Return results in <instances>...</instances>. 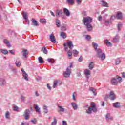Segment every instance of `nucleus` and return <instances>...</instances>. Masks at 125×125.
<instances>
[{
	"mask_svg": "<svg viewBox=\"0 0 125 125\" xmlns=\"http://www.w3.org/2000/svg\"><path fill=\"white\" fill-rule=\"evenodd\" d=\"M83 23L88 32L92 30V25L91 24L92 23V18L91 17H85L83 19Z\"/></svg>",
	"mask_w": 125,
	"mask_h": 125,
	"instance_id": "nucleus-1",
	"label": "nucleus"
},
{
	"mask_svg": "<svg viewBox=\"0 0 125 125\" xmlns=\"http://www.w3.org/2000/svg\"><path fill=\"white\" fill-rule=\"evenodd\" d=\"M92 111L93 113H96L97 112V108H96V105L93 102L91 103L90 106L86 110V113L88 115H90L92 114Z\"/></svg>",
	"mask_w": 125,
	"mask_h": 125,
	"instance_id": "nucleus-2",
	"label": "nucleus"
},
{
	"mask_svg": "<svg viewBox=\"0 0 125 125\" xmlns=\"http://www.w3.org/2000/svg\"><path fill=\"white\" fill-rule=\"evenodd\" d=\"M96 51L97 57H98V58H101V60H104V59L106 58L105 53L102 52V50H101V49H98Z\"/></svg>",
	"mask_w": 125,
	"mask_h": 125,
	"instance_id": "nucleus-3",
	"label": "nucleus"
},
{
	"mask_svg": "<svg viewBox=\"0 0 125 125\" xmlns=\"http://www.w3.org/2000/svg\"><path fill=\"white\" fill-rule=\"evenodd\" d=\"M122 82V77L116 76V78H113L111 80V83L113 85H117L119 83H121Z\"/></svg>",
	"mask_w": 125,
	"mask_h": 125,
	"instance_id": "nucleus-4",
	"label": "nucleus"
},
{
	"mask_svg": "<svg viewBox=\"0 0 125 125\" xmlns=\"http://www.w3.org/2000/svg\"><path fill=\"white\" fill-rule=\"evenodd\" d=\"M73 67V64L70 63V66L66 68V71L63 73L64 78H69L71 76V68Z\"/></svg>",
	"mask_w": 125,
	"mask_h": 125,
	"instance_id": "nucleus-5",
	"label": "nucleus"
},
{
	"mask_svg": "<svg viewBox=\"0 0 125 125\" xmlns=\"http://www.w3.org/2000/svg\"><path fill=\"white\" fill-rule=\"evenodd\" d=\"M22 56L24 57V59H27L28 58V54H29V52L28 51V50L24 49L21 51Z\"/></svg>",
	"mask_w": 125,
	"mask_h": 125,
	"instance_id": "nucleus-6",
	"label": "nucleus"
},
{
	"mask_svg": "<svg viewBox=\"0 0 125 125\" xmlns=\"http://www.w3.org/2000/svg\"><path fill=\"white\" fill-rule=\"evenodd\" d=\"M66 45L70 49H73L74 48V45L73 42L70 40H67Z\"/></svg>",
	"mask_w": 125,
	"mask_h": 125,
	"instance_id": "nucleus-7",
	"label": "nucleus"
},
{
	"mask_svg": "<svg viewBox=\"0 0 125 125\" xmlns=\"http://www.w3.org/2000/svg\"><path fill=\"white\" fill-rule=\"evenodd\" d=\"M116 17L117 19H119L120 20H122V19H123V13L120 11L117 12Z\"/></svg>",
	"mask_w": 125,
	"mask_h": 125,
	"instance_id": "nucleus-8",
	"label": "nucleus"
},
{
	"mask_svg": "<svg viewBox=\"0 0 125 125\" xmlns=\"http://www.w3.org/2000/svg\"><path fill=\"white\" fill-rule=\"evenodd\" d=\"M29 115H30V110L26 109L24 111V117L25 120H29Z\"/></svg>",
	"mask_w": 125,
	"mask_h": 125,
	"instance_id": "nucleus-9",
	"label": "nucleus"
},
{
	"mask_svg": "<svg viewBox=\"0 0 125 125\" xmlns=\"http://www.w3.org/2000/svg\"><path fill=\"white\" fill-rule=\"evenodd\" d=\"M109 97L110 100H114V99H116V95H115L114 92L111 91L109 94Z\"/></svg>",
	"mask_w": 125,
	"mask_h": 125,
	"instance_id": "nucleus-10",
	"label": "nucleus"
},
{
	"mask_svg": "<svg viewBox=\"0 0 125 125\" xmlns=\"http://www.w3.org/2000/svg\"><path fill=\"white\" fill-rule=\"evenodd\" d=\"M113 106L114 108H116V109H120V108H121V103L119 102H115L113 104Z\"/></svg>",
	"mask_w": 125,
	"mask_h": 125,
	"instance_id": "nucleus-11",
	"label": "nucleus"
},
{
	"mask_svg": "<svg viewBox=\"0 0 125 125\" xmlns=\"http://www.w3.org/2000/svg\"><path fill=\"white\" fill-rule=\"evenodd\" d=\"M50 40L53 43H56V40H55V37H54V35H53V34H51L50 35Z\"/></svg>",
	"mask_w": 125,
	"mask_h": 125,
	"instance_id": "nucleus-12",
	"label": "nucleus"
},
{
	"mask_svg": "<svg viewBox=\"0 0 125 125\" xmlns=\"http://www.w3.org/2000/svg\"><path fill=\"white\" fill-rule=\"evenodd\" d=\"M64 46V50H65V51H67V54H72V52H73L72 51V50L70 49V50H68L69 49V48L67 46V43H64V44H63Z\"/></svg>",
	"mask_w": 125,
	"mask_h": 125,
	"instance_id": "nucleus-13",
	"label": "nucleus"
},
{
	"mask_svg": "<svg viewBox=\"0 0 125 125\" xmlns=\"http://www.w3.org/2000/svg\"><path fill=\"white\" fill-rule=\"evenodd\" d=\"M63 14V11L62 10L57 9L56 11V15L57 17H60V15Z\"/></svg>",
	"mask_w": 125,
	"mask_h": 125,
	"instance_id": "nucleus-14",
	"label": "nucleus"
},
{
	"mask_svg": "<svg viewBox=\"0 0 125 125\" xmlns=\"http://www.w3.org/2000/svg\"><path fill=\"white\" fill-rule=\"evenodd\" d=\"M58 112L59 114H61V112H64L65 108H63L62 106H60L59 104L58 105Z\"/></svg>",
	"mask_w": 125,
	"mask_h": 125,
	"instance_id": "nucleus-15",
	"label": "nucleus"
},
{
	"mask_svg": "<svg viewBox=\"0 0 125 125\" xmlns=\"http://www.w3.org/2000/svg\"><path fill=\"white\" fill-rule=\"evenodd\" d=\"M120 39V37L118 35H117L116 36L113 38L112 42H119V40Z\"/></svg>",
	"mask_w": 125,
	"mask_h": 125,
	"instance_id": "nucleus-16",
	"label": "nucleus"
},
{
	"mask_svg": "<svg viewBox=\"0 0 125 125\" xmlns=\"http://www.w3.org/2000/svg\"><path fill=\"white\" fill-rule=\"evenodd\" d=\"M106 121H113V118L111 116L110 113H107L105 116Z\"/></svg>",
	"mask_w": 125,
	"mask_h": 125,
	"instance_id": "nucleus-17",
	"label": "nucleus"
},
{
	"mask_svg": "<svg viewBox=\"0 0 125 125\" xmlns=\"http://www.w3.org/2000/svg\"><path fill=\"white\" fill-rule=\"evenodd\" d=\"M100 2H102V6H104V7H109V5L108 4V3L106 2V1L103 0H101Z\"/></svg>",
	"mask_w": 125,
	"mask_h": 125,
	"instance_id": "nucleus-18",
	"label": "nucleus"
},
{
	"mask_svg": "<svg viewBox=\"0 0 125 125\" xmlns=\"http://www.w3.org/2000/svg\"><path fill=\"white\" fill-rule=\"evenodd\" d=\"M34 109L37 113L41 114V108L39 107V106L37 104H34Z\"/></svg>",
	"mask_w": 125,
	"mask_h": 125,
	"instance_id": "nucleus-19",
	"label": "nucleus"
},
{
	"mask_svg": "<svg viewBox=\"0 0 125 125\" xmlns=\"http://www.w3.org/2000/svg\"><path fill=\"white\" fill-rule=\"evenodd\" d=\"M63 12L65 13V14L66 15V16H70L71 13H70V11L68 10V9L66 8H63Z\"/></svg>",
	"mask_w": 125,
	"mask_h": 125,
	"instance_id": "nucleus-20",
	"label": "nucleus"
},
{
	"mask_svg": "<svg viewBox=\"0 0 125 125\" xmlns=\"http://www.w3.org/2000/svg\"><path fill=\"white\" fill-rule=\"evenodd\" d=\"M4 43L7 44L8 47H11V45L7 39H4Z\"/></svg>",
	"mask_w": 125,
	"mask_h": 125,
	"instance_id": "nucleus-21",
	"label": "nucleus"
},
{
	"mask_svg": "<svg viewBox=\"0 0 125 125\" xmlns=\"http://www.w3.org/2000/svg\"><path fill=\"white\" fill-rule=\"evenodd\" d=\"M88 68L89 70H91L93 69V68H94V63L91 62L89 64Z\"/></svg>",
	"mask_w": 125,
	"mask_h": 125,
	"instance_id": "nucleus-22",
	"label": "nucleus"
},
{
	"mask_svg": "<svg viewBox=\"0 0 125 125\" xmlns=\"http://www.w3.org/2000/svg\"><path fill=\"white\" fill-rule=\"evenodd\" d=\"M22 75L24 78V80L26 81H29V79L28 78V74L26 73V71H23L22 72Z\"/></svg>",
	"mask_w": 125,
	"mask_h": 125,
	"instance_id": "nucleus-23",
	"label": "nucleus"
},
{
	"mask_svg": "<svg viewBox=\"0 0 125 125\" xmlns=\"http://www.w3.org/2000/svg\"><path fill=\"white\" fill-rule=\"evenodd\" d=\"M6 84V82L3 79H0V85H5Z\"/></svg>",
	"mask_w": 125,
	"mask_h": 125,
	"instance_id": "nucleus-24",
	"label": "nucleus"
},
{
	"mask_svg": "<svg viewBox=\"0 0 125 125\" xmlns=\"http://www.w3.org/2000/svg\"><path fill=\"white\" fill-rule=\"evenodd\" d=\"M85 75L86 76V78L88 79L89 78V75H90V71L88 69H86L85 70Z\"/></svg>",
	"mask_w": 125,
	"mask_h": 125,
	"instance_id": "nucleus-25",
	"label": "nucleus"
},
{
	"mask_svg": "<svg viewBox=\"0 0 125 125\" xmlns=\"http://www.w3.org/2000/svg\"><path fill=\"white\" fill-rule=\"evenodd\" d=\"M31 21L34 26H39V24H38V22H37V21H36V20H35L34 18L32 19Z\"/></svg>",
	"mask_w": 125,
	"mask_h": 125,
	"instance_id": "nucleus-26",
	"label": "nucleus"
},
{
	"mask_svg": "<svg viewBox=\"0 0 125 125\" xmlns=\"http://www.w3.org/2000/svg\"><path fill=\"white\" fill-rule=\"evenodd\" d=\"M71 106H72L74 110H78V105L75 103H71Z\"/></svg>",
	"mask_w": 125,
	"mask_h": 125,
	"instance_id": "nucleus-27",
	"label": "nucleus"
},
{
	"mask_svg": "<svg viewBox=\"0 0 125 125\" xmlns=\"http://www.w3.org/2000/svg\"><path fill=\"white\" fill-rule=\"evenodd\" d=\"M56 25L58 28H60L61 22L58 19H56Z\"/></svg>",
	"mask_w": 125,
	"mask_h": 125,
	"instance_id": "nucleus-28",
	"label": "nucleus"
},
{
	"mask_svg": "<svg viewBox=\"0 0 125 125\" xmlns=\"http://www.w3.org/2000/svg\"><path fill=\"white\" fill-rule=\"evenodd\" d=\"M47 61H48V62H49V63H50V64H54L55 62L54 59L52 58H48Z\"/></svg>",
	"mask_w": 125,
	"mask_h": 125,
	"instance_id": "nucleus-29",
	"label": "nucleus"
},
{
	"mask_svg": "<svg viewBox=\"0 0 125 125\" xmlns=\"http://www.w3.org/2000/svg\"><path fill=\"white\" fill-rule=\"evenodd\" d=\"M122 28H123V24H122L121 22L118 23V24L117 25V29L118 31H121Z\"/></svg>",
	"mask_w": 125,
	"mask_h": 125,
	"instance_id": "nucleus-30",
	"label": "nucleus"
},
{
	"mask_svg": "<svg viewBox=\"0 0 125 125\" xmlns=\"http://www.w3.org/2000/svg\"><path fill=\"white\" fill-rule=\"evenodd\" d=\"M0 50L2 54H4L5 55L6 54H8V51H7V50L6 49L3 50L2 49H0Z\"/></svg>",
	"mask_w": 125,
	"mask_h": 125,
	"instance_id": "nucleus-31",
	"label": "nucleus"
},
{
	"mask_svg": "<svg viewBox=\"0 0 125 125\" xmlns=\"http://www.w3.org/2000/svg\"><path fill=\"white\" fill-rule=\"evenodd\" d=\"M104 43L107 46H112V43L109 42L108 40H106L104 41Z\"/></svg>",
	"mask_w": 125,
	"mask_h": 125,
	"instance_id": "nucleus-32",
	"label": "nucleus"
},
{
	"mask_svg": "<svg viewBox=\"0 0 125 125\" xmlns=\"http://www.w3.org/2000/svg\"><path fill=\"white\" fill-rule=\"evenodd\" d=\"M57 84H58V81L55 80L53 83V88H56L57 87Z\"/></svg>",
	"mask_w": 125,
	"mask_h": 125,
	"instance_id": "nucleus-33",
	"label": "nucleus"
},
{
	"mask_svg": "<svg viewBox=\"0 0 125 125\" xmlns=\"http://www.w3.org/2000/svg\"><path fill=\"white\" fill-rule=\"evenodd\" d=\"M10 116V113L9 112V111H7L5 115V118L6 119H7V120H9Z\"/></svg>",
	"mask_w": 125,
	"mask_h": 125,
	"instance_id": "nucleus-34",
	"label": "nucleus"
},
{
	"mask_svg": "<svg viewBox=\"0 0 125 125\" xmlns=\"http://www.w3.org/2000/svg\"><path fill=\"white\" fill-rule=\"evenodd\" d=\"M60 36L62 38V39H66L67 37L66 36V33L64 32H61Z\"/></svg>",
	"mask_w": 125,
	"mask_h": 125,
	"instance_id": "nucleus-35",
	"label": "nucleus"
},
{
	"mask_svg": "<svg viewBox=\"0 0 125 125\" xmlns=\"http://www.w3.org/2000/svg\"><path fill=\"white\" fill-rule=\"evenodd\" d=\"M22 15L23 16V18L24 19H25V20H28V17H27L28 16V13H25V12H23Z\"/></svg>",
	"mask_w": 125,
	"mask_h": 125,
	"instance_id": "nucleus-36",
	"label": "nucleus"
},
{
	"mask_svg": "<svg viewBox=\"0 0 125 125\" xmlns=\"http://www.w3.org/2000/svg\"><path fill=\"white\" fill-rule=\"evenodd\" d=\"M73 54L74 56H75V57H77V56H78V55L79 54V51H78L77 50L75 49L73 50Z\"/></svg>",
	"mask_w": 125,
	"mask_h": 125,
	"instance_id": "nucleus-37",
	"label": "nucleus"
},
{
	"mask_svg": "<svg viewBox=\"0 0 125 125\" xmlns=\"http://www.w3.org/2000/svg\"><path fill=\"white\" fill-rule=\"evenodd\" d=\"M76 97H77V93H76V92H74L72 94V99L73 100H74V101H76Z\"/></svg>",
	"mask_w": 125,
	"mask_h": 125,
	"instance_id": "nucleus-38",
	"label": "nucleus"
},
{
	"mask_svg": "<svg viewBox=\"0 0 125 125\" xmlns=\"http://www.w3.org/2000/svg\"><path fill=\"white\" fill-rule=\"evenodd\" d=\"M15 64H16V66L17 67H18L19 68V67H20L21 66V62H20V61H16L15 62Z\"/></svg>",
	"mask_w": 125,
	"mask_h": 125,
	"instance_id": "nucleus-39",
	"label": "nucleus"
},
{
	"mask_svg": "<svg viewBox=\"0 0 125 125\" xmlns=\"http://www.w3.org/2000/svg\"><path fill=\"white\" fill-rule=\"evenodd\" d=\"M38 61L40 64H42V63H43V59H42V57H39L38 58Z\"/></svg>",
	"mask_w": 125,
	"mask_h": 125,
	"instance_id": "nucleus-40",
	"label": "nucleus"
},
{
	"mask_svg": "<svg viewBox=\"0 0 125 125\" xmlns=\"http://www.w3.org/2000/svg\"><path fill=\"white\" fill-rule=\"evenodd\" d=\"M104 24L105 25V26H109V24H110V21L109 20H104Z\"/></svg>",
	"mask_w": 125,
	"mask_h": 125,
	"instance_id": "nucleus-41",
	"label": "nucleus"
},
{
	"mask_svg": "<svg viewBox=\"0 0 125 125\" xmlns=\"http://www.w3.org/2000/svg\"><path fill=\"white\" fill-rule=\"evenodd\" d=\"M98 46V45L97 44V43H95V42H93V47H94V49H95V50H97V47Z\"/></svg>",
	"mask_w": 125,
	"mask_h": 125,
	"instance_id": "nucleus-42",
	"label": "nucleus"
},
{
	"mask_svg": "<svg viewBox=\"0 0 125 125\" xmlns=\"http://www.w3.org/2000/svg\"><path fill=\"white\" fill-rule=\"evenodd\" d=\"M42 49L43 53H44V54H47V49H46V47L43 46Z\"/></svg>",
	"mask_w": 125,
	"mask_h": 125,
	"instance_id": "nucleus-43",
	"label": "nucleus"
},
{
	"mask_svg": "<svg viewBox=\"0 0 125 125\" xmlns=\"http://www.w3.org/2000/svg\"><path fill=\"white\" fill-rule=\"evenodd\" d=\"M90 90L93 92V95H94L95 96V95H96V92L94 88H90Z\"/></svg>",
	"mask_w": 125,
	"mask_h": 125,
	"instance_id": "nucleus-44",
	"label": "nucleus"
},
{
	"mask_svg": "<svg viewBox=\"0 0 125 125\" xmlns=\"http://www.w3.org/2000/svg\"><path fill=\"white\" fill-rule=\"evenodd\" d=\"M66 2L69 3V4H73L74 3V0H66Z\"/></svg>",
	"mask_w": 125,
	"mask_h": 125,
	"instance_id": "nucleus-45",
	"label": "nucleus"
},
{
	"mask_svg": "<svg viewBox=\"0 0 125 125\" xmlns=\"http://www.w3.org/2000/svg\"><path fill=\"white\" fill-rule=\"evenodd\" d=\"M14 111L17 112L18 111V107L16 105L14 104L13 106Z\"/></svg>",
	"mask_w": 125,
	"mask_h": 125,
	"instance_id": "nucleus-46",
	"label": "nucleus"
},
{
	"mask_svg": "<svg viewBox=\"0 0 125 125\" xmlns=\"http://www.w3.org/2000/svg\"><path fill=\"white\" fill-rule=\"evenodd\" d=\"M56 124H57V121H56V119H55V118H54V121L51 123V125H56Z\"/></svg>",
	"mask_w": 125,
	"mask_h": 125,
	"instance_id": "nucleus-47",
	"label": "nucleus"
},
{
	"mask_svg": "<svg viewBox=\"0 0 125 125\" xmlns=\"http://www.w3.org/2000/svg\"><path fill=\"white\" fill-rule=\"evenodd\" d=\"M40 23H46V20L45 19H41L40 20Z\"/></svg>",
	"mask_w": 125,
	"mask_h": 125,
	"instance_id": "nucleus-48",
	"label": "nucleus"
},
{
	"mask_svg": "<svg viewBox=\"0 0 125 125\" xmlns=\"http://www.w3.org/2000/svg\"><path fill=\"white\" fill-rule=\"evenodd\" d=\"M120 63H121V60H120V59H117L115 62L116 65H119Z\"/></svg>",
	"mask_w": 125,
	"mask_h": 125,
	"instance_id": "nucleus-49",
	"label": "nucleus"
},
{
	"mask_svg": "<svg viewBox=\"0 0 125 125\" xmlns=\"http://www.w3.org/2000/svg\"><path fill=\"white\" fill-rule=\"evenodd\" d=\"M85 38H86V39L87 40V41H90L91 39V37H90V36L89 35H86Z\"/></svg>",
	"mask_w": 125,
	"mask_h": 125,
	"instance_id": "nucleus-50",
	"label": "nucleus"
},
{
	"mask_svg": "<svg viewBox=\"0 0 125 125\" xmlns=\"http://www.w3.org/2000/svg\"><path fill=\"white\" fill-rule=\"evenodd\" d=\"M31 122L33 123V124H36V123H37V120L36 119L33 118L32 120H31Z\"/></svg>",
	"mask_w": 125,
	"mask_h": 125,
	"instance_id": "nucleus-51",
	"label": "nucleus"
},
{
	"mask_svg": "<svg viewBox=\"0 0 125 125\" xmlns=\"http://www.w3.org/2000/svg\"><path fill=\"white\" fill-rule=\"evenodd\" d=\"M21 100L23 101V102H25V97L23 96H21Z\"/></svg>",
	"mask_w": 125,
	"mask_h": 125,
	"instance_id": "nucleus-52",
	"label": "nucleus"
},
{
	"mask_svg": "<svg viewBox=\"0 0 125 125\" xmlns=\"http://www.w3.org/2000/svg\"><path fill=\"white\" fill-rule=\"evenodd\" d=\"M115 18H116V17L115 16V15H112L110 18V20H114V19H115Z\"/></svg>",
	"mask_w": 125,
	"mask_h": 125,
	"instance_id": "nucleus-53",
	"label": "nucleus"
},
{
	"mask_svg": "<svg viewBox=\"0 0 125 125\" xmlns=\"http://www.w3.org/2000/svg\"><path fill=\"white\" fill-rule=\"evenodd\" d=\"M62 125H68V124H67V122H66L65 121H62Z\"/></svg>",
	"mask_w": 125,
	"mask_h": 125,
	"instance_id": "nucleus-54",
	"label": "nucleus"
},
{
	"mask_svg": "<svg viewBox=\"0 0 125 125\" xmlns=\"http://www.w3.org/2000/svg\"><path fill=\"white\" fill-rule=\"evenodd\" d=\"M67 55H68V58L69 59H72V54L68 53L67 54Z\"/></svg>",
	"mask_w": 125,
	"mask_h": 125,
	"instance_id": "nucleus-55",
	"label": "nucleus"
},
{
	"mask_svg": "<svg viewBox=\"0 0 125 125\" xmlns=\"http://www.w3.org/2000/svg\"><path fill=\"white\" fill-rule=\"evenodd\" d=\"M12 72H13L14 74L15 75H16L17 73V71H16V70L14 68H13L12 70Z\"/></svg>",
	"mask_w": 125,
	"mask_h": 125,
	"instance_id": "nucleus-56",
	"label": "nucleus"
},
{
	"mask_svg": "<svg viewBox=\"0 0 125 125\" xmlns=\"http://www.w3.org/2000/svg\"><path fill=\"white\" fill-rule=\"evenodd\" d=\"M79 62H82L83 61V58H82V56H81L78 59Z\"/></svg>",
	"mask_w": 125,
	"mask_h": 125,
	"instance_id": "nucleus-57",
	"label": "nucleus"
},
{
	"mask_svg": "<svg viewBox=\"0 0 125 125\" xmlns=\"http://www.w3.org/2000/svg\"><path fill=\"white\" fill-rule=\"evenodd\" d=\"M76 2L78 4H81V2H82V0H76Z\"/></svg>",
	"mask_w": 125,
	"mask_h": 125,
	"instance_id": "nucleus-58",
	"label": "nucleus"
},
{
	"mask_svg": "<svg viewBox=\"0 0 125 125\" xmlns=\"http://www.w3.org/2000/svg\"><path fill=\"white\" fill-rule=\"evenodd\" d=\"M62 31H66V26H62Z\"/></svg>",
	"mask_w": 125,
	"mask_h": 125,
	"instance_id": "nucleus-59",
	"label": "nucleus"
},
{
	"mask_svg": "<svg viewBox=\"0 0 125 125\" xmlns=\"http://www.w3.org/2000/svg\"><path fill=\"white\" fill-rule=\"evenodd\" d=\"M121 75H122V78H125V72H122Z\"/></svg>",
	"mask_w": 125,
	"mask_h": 125,
	"instance_id": "nucleus-60",
	"label": "nucleus"
},
{
	"mask_svg": "<svg viewBox=\"0 0 125 125\" xmlns=\"http://www.w3.org/2000/svg\"><path fill=\"white\" fill-rule=\"evenodd\" d=\"M98 20L99 21H101V20H102V17L101 16H99Z\"/></svg>",
	"mask_w": 125,
	"mask_h": 125,
	"instance_id": "nucleus-61",
	"label": "nucleus"
},
{
	"mask_svg": "<svg viewBox=\"0 0 125 125\" xmlns=\"http://www.w3.org/2000/svg\"><path fill=\"white\" fill-rule=\"evenodd\" d=\"M25 21H26V24H27V25H29V24H30V20L27 19V20H25Z\"/></svg>",
	"mask_w": 125,
	"mask_h": 125,
	"instance_id": "nucleus-62",
	"label": "nucleus"
},
{
	"mask_svg": "<svg viewBox=\"0 0 125 125\" xmlns=\"http://www.w3.org/2000/svg\"><path fill=\"white\" fill-rule=\"evenodd\" d=\"M47 88L49 89V90H51V87H50V86H49V84H47Z\"/></svg>",
	"mask_w": 125,
	"mask_h": 125,
	"instance_id": "nucleus-63",
	"label": "nucleus"
},
{
	"mask_svg": "<svg viewBox=\"0 0 125 125\" xmlns=\"http://www.w3.org/2000/svg\"><path fill=\"white\" fill-rule=\"evenodd\" d=\"M77 77H81V73L80 72H78L77 73Z\"/></svg>",
	"mask_w": 125,
	"mask_h": 125,
	"instance_id": "nucleus-64",
	"label": "nucleus"
}]
</instances>
